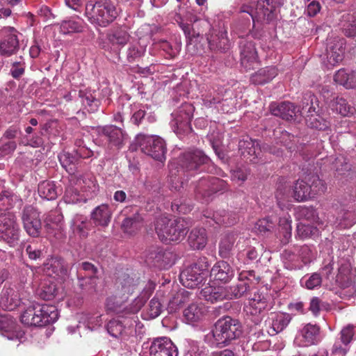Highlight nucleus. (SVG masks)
I'll use <instances>...</instances> for the list:
<instances>
[{"label":"nucleus","instance_id":"obj_2","mask_svg":"<svg viewBox=\"0 0 356 356\" xmlns=\"http://www.w3.org/2000/svg\"><path fill=\"white\" fill-rule=\"evenodd\" d=\"M188 229V225L183 218L172 220L161 217L155 223V230L159 238L165 243L181 241L186 235Z\"/></svg>","mask_w":356,"mask_h":356},{"label":"nucleus","instance_id":"obj_8","mask_svg":"<svg viewBox=\"0 0 356 356\" xmlns=\"http://www.w3.org/2000/svg\"><path fill=\"white\" fill-rule=\"evenodd\" d=\"M136 141L141 151L145 154L161 162L165 159L166 147L161 138L156 136L138 134Z\"/></svg>","mask_w":356,"mask_h":356},{"label":"nucleus","instance_id":"obj_49","mask_svg":"<svg viewBox=\"0 0 356 356\" xmlns=\"http://www.w3.org/2000/svg\"><path fill=\"white\" fill-rule=\"evenodd\" d=\"M332 109L343 116L353 115L355 112V108L349 105L347 101L342 97L336 98Z\"/></svg>","mask_w":356,"mask_h":356},{"label":"nucleus","instance_id":"obj_42","mask_svg":"<svg viewBox=\"0 0 356 356\" xmlns=\"http://www.w3.org/2000/svg\"><path fill=\"white\" fill-rule=\"evenodd\" d=\"M39 195L45 200H55L58 194V189L52 181H44L38 185Z\"/></svg>","mask_w":356,"mask_h":356},{"label":"nucleus","instance_id":"obj_64","mask_svg":"<svg viewBox=\"0 0 356 356\" xmlns=\"http://www.w3.org/2000/svg\"><path fill=\"white\" fill-rule=\"evenodd\" d=\"M86 323L90 330H94L102 325L103 321L100 314H88L86 316Z\"/></svg>","mask_w":356,"mask_h":356},{"label":"nucleus","instance_id":"obj_45","mask_svg":"<svg viewBox=\"0 0 356 356\" xmlns=\"http://www.w3.org/2000/svg\"><path fill=\"white\" fill-rule=\"evenodd\" d=\"M60 163L63 168L70 173H73L77 168L79 159L76 155H73L70 152H63L58 156Z\"/></svg>","mask_w":356,"mask_h":356},{"label":"nucleus","instance_id":"obj_57","mask_svg":"<svg viewBox=\"0 0 356 356\" xmlns=\"http://www.w3.org/2000/svg\"><path fill=\"white\" fill-rule=\"evenodd\" d=\"M98 268L93 264L83 261L79 264L78 276L79 277H97Z\"/></svg>","mask_w":356,"mask_h":356},{"label":"nucleus","instance_id":"obj_61","mask_svg":"<svg viewBox=\"0 0 356 356\" xmlns=\"http://www.w3.org/2000/svg\"><path fill=\"white\" fill-rule=\"evenodd\" d=\"M82 26L77 22L72 19L65 20L60 24V30L64 34L81 32Z\"/></svg>","mask_w":356,"mask_h":356},{"label":"nucleus","instance_id":"obj_44","mask_svg":"<svg viewBox=\"0 0 356 356\" xmlns=\"http://www.w3.org/2000/svg\"><path fill=\"white\" fill-rule=\"evenodd\" d=\"M309 191L307 179L306 181L298 180L294 186L293 196L298 202L306 201L311 199Z\"/></svg>","mask_w":356,"mask_h":356},{"label":"nucleus","instance_id":"obj_53","mask_svg":"<svg viewBox=\"0 0 356 356\" xmlns=\"http://www.w3.org/2000/svg\"><path fill=\"white\" fill-rule=\"evenodd\" d=\"M26 63L22 56L16 58V60L11 63L10 69V75L16 79L22 76L25 72Z\"/></svg>","mask_w":356,"mask_h":356},{"label":"nucleus","instance_id":"obj_46","mask_svg":"<svg viewBox=\"0 0 356 356\" xmlns=\"http://www.w3.org/2000/svg\"><path fill=\"white\" fill-rule=\"evenodd\" d=\"M209 179L206 177H202L200 179L198 182V185L196 186V191L198 193H202L203 191H206L207 188H210L211 191H216L218 189L216 187V185H219L221 187L224 185V181L219 179L218 178L212 177H209Z\"/></svg>","mask_w":356,"mask_h":356},{"label":"nucleus","instance_id":"obj_25","mask_svg":"<svg viewBox=\"0 0 356 356\" xmlns=\"http://www.w3.org/2000/svg\"><path fill=\"white\" fill-rule=\"evenodd\" d=\"M111 207L106 204L97 206L91 212V220L97 226L106 227L111 221Z\"/></svg>","mask_w":356,"mask_h":356},{"label":"nucleus","instance_id":"obj_62","mask_svg":"<svg viewBox=\"0 0 356 356\" xmlns=\"http://www.w3.org/2000/svg\"><path fill=\"white\" fill-rule=\"evenodd\" d=\"M145 49L138 45H131L127 51V59L128 62L132 63L142 57L145 54Z\"/></svg>","mask_w":356,"mask_h":356},{"label":"nucleus","instance_id":"obj_35","mask_svg":"<svg viewBox=\"0 0 356 356\" xmlns=\"http://www.w3.org/2000/svg\"><path fill=\"white\" fill-rule=\"evenodd\" d=\"M167 254L159 248H154L146 257L145 261L149 266L165 268L168 264Z\"/></svg>","mask_w":356,"mask_h":356},{"label":"nucleus","instance_id":"obj_40","mask_svg":"<svg viewBox=\"0 0 356 356\" xmlns=\"http://www.w3.org/2000/svg\"><path fill=\"white\" fill-rule=\"evenodd\" d=\"M256 10L260 17L268 22L274 19L275 6L270 0H258Z\"/></svg>","mask_w":356,"mask_h":356},{"label":"nucleus","instance_id":"obj_51","mask_svg":"<svg viewBox=\"0 0 356 356\" xmlns=\"http://www.w3.org/2000/svg\"><path fill=\"white\" fill-rule=\"evenodd\" d=\"M291 320L290 314L286 313L277 314L272 323V329L275 333H279L285 329Z\"/></svg>","mask_w":356,"mask_h":356},{"label":"nucleus","instance_id":"obj_16","mask_svg":"<svg viewBox=\"0 0 356 356\" xmlns=\"http://www.w3.org/2000/svg\"><path fill=\"white\" fill-rule=\"evenodd\" d=\"M149 356H178V350L170 338L159 337L152 341Z\"/></svg>","mask_w":356,"mask_h":356},{"label":"nucleus","instance_id":"obj_29","mask_svg":"<svg viewBox=\"0 0 356 356\" xmlns=\"http://www.w3.org/2000/svg\"><path fill=\"white\" fill-rule=\"evenodd\" d=\"M71 227L74 233L82 237H86L91 229L92 222L86 216L76 214L72 219Z\"/></svg>","mask_w":356,"mask_h":356},{"label":"nucleus","instance_id":"obj_43","mask_svg":"<svg viewBox=\"0 0 356 356\" xmlns=\"http://www.w3.org/2000/svg\"><path fill=\"white\" fill-rule=\"evenodd\" d=\"M309 183V190L310 191L311 198L317 195L324 193L327 190V186L323 180L321 179L318 175H312L307 178Z\"/></svg>","mask_w":356,"mask_h":356},{"label":"nucleus","instance_id":"obj_15","mask_svg":"<svg viewBox=\"0 0 356 356\" xmlns=\"http://www.w3.org/2000/svg\"><path fill=\"white\" fill-rule=\"evenodd\" d=\"M19 35H22V34L13 27L6 29V35L0 42V55L10 57L18 52L19 50Z\"/></svg>","mask_w":356,"mask_h":356},{"label":"nucleus","instance_id":"obj_39","mask_svg":"<svg viewBox=\"0 0 356 356\" xmlns=\"http://www.w3.org/2000/svg\"><path fill=\"white\" fill-rule=\"evenodd\" d=\"M94 93L95 91L88 89L81 90L79 93L83 105L90 112L97 111L99 106V101Z\"/></svg>","mask_w":356,"mask_h":356},{"label":"nucleus","instance_id":"obj_58","mask_svg":"<svg viewBox=\"0 0 356 356\" xmlns=\"http://www.w3.org/2000/svg\"><path fill=\"white\" fill-rule=\"evenodd\" d=\"M163 309V305L158 298H153L147 308L148 318H155L160 315Z\"/></svg>","mask_w":356,"mask_h":356},{"label":"nucleus","instance_id":"obj_24","mask_svg":"<svg viewBox=\"0 0 356 356\" xmlns=\"http://www.w3.org/2000/svg\"><path fill=\"white\" fill-rule=\"evenodd\" d=\"M22 300L17 291L13 288H7L2 291L0 305L4 309L11 311L20 305Z\"/></svg>","mask_w":356,"mask_h":356},{"label":"nucleus","instance_id":"obj_9","mask_svg":"<svg viewBox=\"0 0 356 356\" xmlns=\"http://www.w3.org/2000/svg\"><path fill=\"white\" fill-rule=\"evenodd\" d=\"M345 40L342 38H330L327 40L326 54L323 59V65L330 69L343 58Z\"/></svg>","mask_w":356,"mask_h":356},{"label":"nucleus","instance_id":"obj_27","mask_svg":"<svg viewBox=\"0 0 356 356\" xmlns=\"http://www.w3.org/2000/svg\"><path fill=\"white\" fill-rule=\"evenodd\" d=\"M106 330L108 334L115 338L126 339L131 332L130 325H127L125 321L122 322L119 319H112L106 325Z\"/></svg>","mask_w":356,"mask_h":356},{"label":"nucleus","instance_id":"obj_4","mask_svg":"<svg viewBox=\"0 0 356 356\" xmlns=\"http://www.w3.org/2000/svg\"><path fill=\"white\" fill-rule=\"evenodd\" d=\"M58 312L55 306L51 305H38L29 307L21 316V321L29 326L43 327L56 321Z\"/></svg>","mask_w":356,"mask_h":356},{"label":"nucleus","instance_id":"obj_30","mask_svg":"<svg viewBox=\"0 0 356 356\" xmlns=\"http://www.w3.org/2000/svg\"><path fill=\"white\" fill-rule=\"evenodd\" d=\"M278 74L277 69L274 66H268L260 69L252 75L251 81L254 84L263 85L272 81Z\"/></svg>","mask_w":356,"mask_h":356},{"label":"nucleus","instance_id":"obj_12","mask_svg":"<svg viewBox=\"0 0 356 356\" xmlns=\"http://www.w3.org/2000/svg\"><path fill=\"white\" fill-rule=\"evenodd\" d=\"M74 177L72 176L70 179L71 185L67 186L65 193L63 197V200L67 204H76L80 202L81 201H85V197L81 194V192L79 191V188L83 189V191H87L88 188L89 189H92V188H96L95 184L93 180L90 179H83L79 178L76 181L74 182V184L77 186L75 187L72 186V181ZM95 188L92 189V191H95Z\"/></svg>","mask_w":356,"mask_h":356},{"label":"nucleus","instance_id":"obj_33","mask_svg":"<svg viewBox=\"0 0 356 356\" xmlns=\"http://www.w3.org/2000/svg\"><path fill=\"white\" fill-rule=\"evenodd\" d=\"M223 286H214L208 285L204 287L200 292L201 296L207 301L215 303L225 299Z\"/></svg>","mask_w":356,"mask_h":356},{"label":"nucleus","instance_id":"obj_34","mask_svg":"<svg viewBox=\"0 0 356 356\" xmlns=\"http://www.w3.org/2000/svg\"><path fill=\"white\" fill-rule=\"evenodd\" d=\"M238 147L244 156H253V159H256L260 155L261 148L258 141L248 137L239 141Z\"/></svg>","mask_w":356,"mask_h":356},{"label":"nucleus","instance_id":"obj_31","mask_svg":"<svg viewBox=\"0 0 356 356\" xmlns=\"http://www.w3.org/2000/svg\"><path fill=\"white\" fill-rule=\"evenodd\" d=\"M189 245L194 250H202L207 243V234L204 228H194L188 236Z\"/></svg>","mask_w":356,"mask_h":356},{"label":"nucleus","instance_id":"obj_55","mask_svg":"<svg viewBox=\"0 0 356 356\" xmlns=\"http://www.w3.org/2000/svg\"><path fill=\"white\" fill-rule=\"evenodd\" d=\"M124 300H120L116 296H110L106 300V309L108 312L120 314L126 310L123 305Z\"/></svg>","mask_w":356,"mask_h":356},{"label":"nucleus","instance_id":"obj_13","mask_svg":"<svg viewBox=\"0 0 356 356\" xmlns=\"http://www.w3.org/2000/svg\"><path fill=\"white\" fill-rule=\"evenodd\" d=\"M22 220L24 229L29 236H39L42 229V223L40 213L36 209L32 206L25 207L22 213Z\"/></svg>","mask_w":356,"mask_h":356},{"label":"nucleus","instance_id":"obj_14","mask_svg":"<svg viewBox=\"0 0 356 356\" xmlns=\"http://www.w3.org/2000/svg\"><path fill=\"white\" fill-rule=\"evenodd\" d=\"M239 49L241 65L245 71L254 69L258 66V58L254 44L241 35Z\"/></svg>","mask_w":356,"mask_h":356},{"label":"nucleus","instance_id":"obj_38","mask_svg":"<svg viewBox=\"0 0 356 356\" xmlns=\"http://www.w3.org/2000/svg\"><path fill=\"white\" fill-rule=\"evenodd\" d=\"M339 26L343 33L348 37L356 35V17L350 13H344L341 15Z\"/></svg>","mask_w":356,"mask_h":356},{"label":"nucleus","instance_id":"obj_7","mask_svg":"<svg viewBox=\"0 0 356 356\" xmlns=\"http://www.w3.org/2000/svg\"><path fill=\"white\" fill-rule=\"evenodd\" d=\"M21 229L13 213L0 214V241L15 247L18 244Z\"/></svg>","mask_w":356,"mask_h":356},{"label":"nucleus","instance_id":"obj_56","mask_svg":"<svg viewBox=\"0 0 356 356\" xmlns=\"http://www.w3.org/2000/svg\"><path fill=\"white\" fill-rule=\"evenodd\" d=\"M79 287L88 293L96 291L98 277H79L78 276Z\"/></svg>","mask_w":356,"mask_h":356},{"label":"nucleus","instance_id":"obj_3","mask_svg":"<svg viewBox=\"0 0 356 356\" xmlns=\"http://www.w3.org/2000/svg\"><path fill=\"white\" fill-rule=\"evenodd\" d=\"M86 15L92 24L105 27L117 17L118 13L113 3L102 0L95 3L88 2L86 6Z\"/></svg>","mask_w":356,"mask_h":356},{"label":"nucleus","instance_id":"obj_59","mask_svg":"<svg viewBox=\"0 0 356 356\" xmlns=\"http://www.w3.org/2000/svg\"><path fill=\"white\" fill-rule=\"evenodd\" d=\"M355 335V327L353 325L348 324L343 327L340 333L339 339L341 342L349 346L351 341L354 339Z\"/></svg>","mask_w":356,"mask_h":356},{"label":"nucleus","instance_id":"obj_36","mask_svg":"<svg viewBox=\"0 0 356 356\" xmlns=\"http://www.w3.org/2000/svg\"><path fill=\"white\" fill-rule=\"evenodd\" d=\"M138 280L131 277L128 274H122L116 282L118 290L121 291L123 295H129L134 292L138 284Z\"/></svg>","mask_w":356,"mask_h":356},{"label":"nucleus","instance_id":"obj_11","mask_svg":"<svg viewBox=\"0 0 356 356\" xmlns=\"http://www.w3.org/2000/svg\"><path fill=\"white\" fill-rule=\"evenodd\" d=\"M193 107L190 104H183L179 109L172 127L175 132L179 136L191 133L192 128L191 122L193 118Z\"/></svg>","mask_w":356,"mask_h":356},{"label":"nucleus","instance_id":"obj_17","mask_svg":"<svg viewBox=\"0 0 356 356\" xmlns=\"http://www.w3.org/2000/svg\"><path fill=\"white\" fill-rule=\"evenodd\" d=\"M106 40L108 45L104 46V48L106 50L118 52L128 42L129 35L124 29L118 28L107 33Z\"/></svg>","mask_w":356,"mask_h":356},{"label":"nucleus","instance_id":"obj_6","mask_svg":"<svg viewBox=\"0 0 356 356\" xmlns=\"http://www.w3.org/2000/svg\"><path fill=\"white\" fill-rule=\"evenodd\" d=\"M209 266L207 258L200 259L197 263L191 265L181 273L180 282L187 288L198 286L207 276Z\"/></svg>","mask_w":356,"mask_h":356},{"label":"nucleus","instance_id":"obj_23","mask_svg":"<svg viewBox=\"0 0 356 356\" xmlns=\"http://www.w3.org/2000/svg\"><path fill=\"white\" fill-rule=\"evenodd\" d=\"M234 275V273L232 268L227 262L224 261L216 263L210 272L211 277L224 282L230 281Z\"/></svg>","mask_w":356,"mask_h":356},{"label":"nucleus","instance_id":"obj_52","mask_svg":"<svg viewBox=\"0 0 356 356\" xmlns=\"http://www.w3.org/2000/svg\"><path fill=\"white\" fill-rule=\"evenodd\" d=\"M19 197L10 191H3L0 193V209L8 210L14 207Z\"/></svg>","mask_w":356,"mask_h":356},{"label":"nucleus","instance_id":"obj_5","mask_svg":"<svg viewBox=\"0 0 356 356\" xmlns=\"http://www.w3.org/2000/svg\"><path fill=\"white\" fill-rule=\"evenodd\" d=\"M209 158L200 149H189L182 154L178 158V172L187 176H193L197 173L202 165L207 163Z\"/></svg>","mask_w":356,"mask_h":356},{"label":"nucleus","instance_id":"obj_22","mask_svg":"<svg viewBox=\"0 0 356 356\" xmlns=\"http://www.w3.org/2000/svg\"><path fill=\"white\" fill-rule=\"evenodd\" d=\"M271 113L286 120H293L301 111L297 109L295 105L291 102H282L280 104L272 103L270 105Z\"/></svg>","mask_w":356,"mask_h":356},{"label":"nucleus","instance_id":"obj_10","mask_svg":"<svg viewBox=\"0 0 356 356\" xmlns=\"http://www.w3.org/2000/svg\"><path fill=\"white\" fill-rule=\"evenodd\" d=\"M307 96V98H304L300 115H306L305 120L308 127L319 130H325L329 127V122L316 111L313 105L314 97L311 94Z\"/></svg>","mask_w":356,"mask_h":356},{"label":"nucleus","instance_id":"obj_60","mask_svg":"<svg viewBox=\"0 0 356 356\" xmlns=\"http://www.w3.org/2000/svg\"><path fill=\"white\" fill-rule=\"evenodd\" d=\"M154 289L155 284L151 281L148 282L140 296L135 300L136 304L137 305V309L136 311H138L140 309V307L144 305L145 302L149 297Z\"/></svg>","mask_w":356,"mask_h":356},{"label":"nucleus","instance_id":"obj_1","mask_svg":"<svg viewBox=\"0 0 356 356\" xmlns=\"http://www.w3.org/2000/svg\"><path fill=\"white\" fill-rule=\"evenodd\" d=\"M241 334V325L238 321L226 316L216 323L211 335L208 334L207 337L212 338L209 339L212 346L222 347L239 337Z\"/></svg>","mask_w":356,"mask_h":356},{"label":"nucleus","instance_id":"obj_18","mask_svg":"<svg viewBox=\"0 0 356 356\" xmlns=\"http://www.w3.org/2000/svg\"><path fill=\"white\" fill-rule=\"evenodd\" d=\"M296 340L302 346L317 344L321 341L319 326L316 324H306L300 330Z\"/></svg>","mask_w":356,"mask_h":356},{"label":"nucleus","instance_id":"obj_63","mask_svg":"<svg viewBox=\"0 0 356 356\" xmlns=\"http://www.w3.org/2000/svg\"><path fill=\"white\" fill-rule=\"evenodd\" d=\"M349 349L348 346L343 344L341 340L337 339L332 347L331 355L332 356H345Z\"/></svg>","mask_w":356,"mask_h":356},{"label":"nucleus","instance_id":"obj_50","mask_svg":"<svg viewBox=\"0 0 356 356\" xmlns=\"http://www.w3.org/2000/svg\"><path fill=\"white\" fill-rule=\"evenodd\" d=\"M48 273L49 275L54 274L55 276H63L67 272V268L65 266L64 261L62 259L54 258L51 259L50 263L47 264Z\"/></svg>","mask_w":356,"mask_h":356},{"label":"nucleus","instance_id":"obj_41","mask_svg":"<svg viewBox=\"0 0 356 356\" xmlns=\"http://www.w3.org/2000/svg\"><path fill=\"white\" fill-rule=\"evenodd\" d=\"M225 299H236L242 297L249 289V285L244 282L224 287Z\"/></svg>","mask_w":356,"mask_h":356},{"label":"nucleus","instance_id":"obj_32","mask_svg":"<svg viewBox=\"0 0 356 356\" xmlns=\"http://www.w3.org/2000/svg\"><path fill=\"white\" fill-rule=\"evenodd\" d=\"M241 14H244L241 17L244 19V22L240 25L241 27V31L242 33H245L246 31H248V33H250L253 38H258L259 35L251 31L250 29L251 25L252 27H254V22H255V17L253 14V9L249 6L247 5H243L240 8V11Z\"/></svg>","mask_w":356,"mask_h":356},{"label":"nucleus","instance_id":"obj_28","mask_svg":"<svg viewBox=\"0 0 356 356\" xmlns=\"http://www.w3.org/2000/svg\"><path fill=\"white\" fill-rule=\"evenodd\" d=\"M207 312L205 306L202 302H193L184 310V316L189 323L201 321Z\"/></svg>","mask_w":356,"mask_h":356},{"label":"nucleus","instance_id":"obj_37","mask_svg":"<svg viewBox=\"0 0 356 356\" xmlns=\"http://www.w3.org/2000/svg\"><path fill=\"white\" fill-rule=\"evenodd\" d=\"M131 113H132L131 117V122L138 126L142 120L147 115V120L149 122H154L156 120V118L152 113L147 114L145 107L141 104H132L130 106Z\"/></svg>","mask_w":356,"mask_h":356},{"label":"nucleus","instance_id":"obj_19","mask_svg":"<svg viewBox=\"0 0 356 356\" xmlns=\"http://www.w3.org/2000/svg\"><path fill=\"white\" fill-rule=\"evenodd\" d=\"M266 298L261 293H254L253 297L250 298L248 303L245 306L244 311L248 316H250L254 319L255 323L259 321V315L267 307Z\"/></svg>","mask_w":356,"mask_h":356},{"label":"nucleus","instance_id":"obj_20","mask_svg":"<svg viewBox=\"0 0 356 356\" xmlns=\"http://www.w3.org/2000/svg\"><path fill=\"white\" fill-rule=\"evenodd\" d=\"M97 133L100 138L114 146H120L123 141L124 134L122 129L114 125L99 127Z\"/></svg>","mask_w":356,"mask_h":356},{"label":"nucleus","instance_id":"obj_47","mask_svg":"<svg viewBox=\"0 0 356 356\" xmlns=\"http://www.w3.org/2000/svg\"><path fill=\"white\" fill-rule=\"evenodd\" d=\"M296 232V237L300 239L318 236L319 234V230L317 227L310 224H304L302 222L298 225Z\"/></svg>","mask_w":356,"mask_h":356},{"label":"nucleus","instance_id":"obj_48","mask_svg":"<svg viewBox=\"0 0 356 356\" xmlns=\"http://www.w3.org/2000/svg\"><path fill=\"white\" fill-rule=\"evenodd\" d=\"M234 242V234H227L221 239L219 244V254L222 258H228L230 256Z\"/></svg>","mask_w":356,"mask_h":356},{"label":"nucleus","instance_id":"obj_54","mask_svg":"<svg viewBox=\"0 0 356 356\" xmlns=\"http://www.w3.org/2000/svg\"><path fill=\"white\" fill-rule=\"evenodd\" d=\"M322 277L318 273H314L310 275H305L301 279V285L306 289L313 290L321 286Z\"/></svg>","mask_w":356,"mask_h":356},{"label":"nucleus","instance_id":"obj_21","mask_svg":"<svg viewBox=\"0 0 356 356\" xmlns=\"http://www.w3.org/2000/svg\"><path fill=\"white\" fill-rule=\"evenodd\" d=\"M207 42L210 51L213 52H225L229 49L230 43L225 31L211 33L207 36Z\"/></svg>","mask_w":356,"mask_h":356},{"label":"nucleus","instance_id":"obj_26","mask_svg":"<svg viewBox=\"0 0 356 356\" xmlns=\"http://www.w3.org/2000/svg\"><path fill=\"white\" fill-rule=\"evenodd\" d=\"M129 212V211H122V214L126 217L122 222V228L124 232L131 234L142 227L143 218L137 210L127 216Z\"/></svg>","mask_w":356,"mask_h":356}]
</instances>
